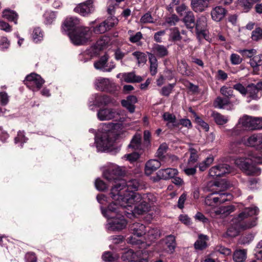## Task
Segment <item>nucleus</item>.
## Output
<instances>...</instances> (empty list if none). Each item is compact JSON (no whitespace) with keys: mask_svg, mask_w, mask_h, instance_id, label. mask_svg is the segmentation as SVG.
<instances>
[{"mask_svg":"<svg viewBox=\"0 0 262 262\" xmlns=\"http://www.w3.org/2000/svg\"><path fill=\"white\" fill-rule=\"evenodd\" d=\"M208 238L206 235H200L198 239L194 243V247L196 249L202 250L207 247V241Z\"/></svg>","mask_w":262,"mask_h":262,"instance_id":"nucleus-33","label":"nucleus"},{"mask_svg":"<svg viewBox=\"0 0 262 262\" xmlns=\"http://www.w3.org/2000/svg\"><path fill=\"white\" fill-rule=\"evenodd\" d=\"M247 258V250L239 249L234 251L233 259L235 262H243Z\"/></svg>","mask_w":262,"mask_h":262,"instance_id":"nucleus-31","label":"nucleus"},{"mask_svg":"<svg viewBox=\"0 0 262 262\" xmlns=\"http://www.w3.org/2000/svg\"><path fill=\"white\" fill-rule=\"evenodd\" d=\"M213 157H207L199 164V169L202 171L205 170L213 163Z\"/></svg>","mask_w":262,"mask_h":262,"instance_id":"nucleus-47","label":"nucleus"},{"mask_svg":"<svg viewBox=\"0 0 262 262\" xmlns=\"http://www.w3.org/2000/svg\"><path fill=\"white\" fill-rule=\"evenodd\" d=\"M214 0H191V9L196 13L205 11Z\"/></svg>","mask_w":262,"mask_h":262,"instance_id":"nucleus-19","label":"nucleus"},{"mask_svg":"<svg viewBox=\"0 0 262 262\" xmlns=\"http://www.w3.org/2000/svg\"><path fill=\"white\" fill-rule=\"evenodd\" d=\"M182 21L184 23L185 27L190 30H192L195 26V16L191 11H188L185 12Z\"/></svg>","mask_w":262,"mask_h":262,"instance_id":"nucleus-24","label":"nucleus"},{"mask_svg":"<svg viewBox=\"0 0 262 262\" xmlns=\"http://www.w3.org/2000/svg\"><path fill=\"white\" fill-rule=\"evenodd\" d=\"M220 93L225 97L230 99L234 97L235 95L233 93V91L231 87L226 86H223L220 89Z\"/></svg>","mask_w":262,"mask_h":262,"instance_id":"nucleus-42","label":"nucleus"},{"mask_svg":"<svg viewBox=\"0 0 262 262\" xmlns=\"http://www.w3.org/2000/svg\"><path fill=\"white\" fill-rule=\"evenodd\" d=\"M261 133L254 134L245 141V144L249 146L259 150Z\"/></svg>","mask_w":262,"mask_h":262,"instance_id":"nucleus-23","label":"nucleus"},{"mask_svg":"<svg viewBox=\"0 0 262 262\" xmlns=\"http://www.w3.org/2000/svg\"><path fill=\"white\" fill-rule=\"evenodd\" d=\"M212 116L215 122L219 125H223L228 121L227 117L222 115L219 113H213Z\"/></svg>","mask_w":262,"mask_h":262,"instance_id":"nucleus-45","label":"nucleus"},{"mask_svg":"<svg viewBox=\"0 0 262 262\" xmlns=\"http://www.w3.org/2000/svg\"><path fill=\"white\" fill-rule=\"evenodd\" d=\"M179 18L176 14H172L165 19V23L169 26H174L179 21Z\"/></svg>","mask_w":262,"mask_h":262,"instance_id":"nucleus-60","label":"nucleus"},{"mask_svg":"<svg viewBox=\"0 0 262 262\" xmlns=\"http://www.w3.org/2000/svg\"><path fill=\"white\" fill-rule=\"evenodd\" d=\"M238 52L242 54L245 57L252 58L253 56L256 54V51L255 49H244L239 50Z\"/></svg>","mask_w":262,"mask_h":262,"instance_id":"nucleus-56","label":"nucleus"},{"mask_svg":"<svg viewBox=\"0 0 262 262\" xmlns=\"http://www.w3.org/2000/svg\"><path fill=\"white\" fill-rule=\"evenodd\" d=\"M195 116V120L196 123L201 126L205 131L207 132L209 130V127L208 124L203 120L200 117L196 116L195 113H194Z\"/></svg>","mask_w":262,"mask_h":262,"instance_id":"nucleus-59","label":"nucleus"},{"mask_svg":"<svg viewBox=\"0 0 262 262\" xmlns=\"http://www.w3.org/2000/svg\"><path fill=\"white\" fill-rule=\"evenodd\" d=\"M161 166L160 162L157 160L151 159L149 160L145 165V171L146 174L149 175L156 171Z\"/></svg>","mask_w":262,"mask_h":262,"instance_id":"nucleus-27","label":"nucleus"},{"mask_svg":"<svg viewBox=\"0 0 262 262\" xmlns=\"http://www.w3.org/2000/svg\"><path fill=\"white\" fill-rule=\"evenodd\" d=\"M123 79L126 82H139L142 80L141 76L136 75L134 72L124 74Z\"/></svg>","mask_w":262,"mask_h":262,"instance_id":"nucleus-35","label":"nucleus"},{"mask_svg":"<svg viewBox=\"0 0 262 262\" xmlns=\"http://www.w3.org/2000/svg\"><path fill=\"white\" fill-rule=\"evenodd\" d=\"M257 207H250L244 209L235 218V223H237L238 227L241 230H245L255 227L257 225V218L253 217L248 219V217L257 215L258 213Z\"/></svg>","mask_w":262,"mask_h":262,"instance_id":"nucleus-1","label":"nucleus"},{"mask_svg":"<svg viewBox=\"0 0 262 262\" xmlns=\"http://www.w3.org/2000/svg\"><path fill=\"white\" fill-rule=\"evenodd\" d=\"M232 195L223 191H213L207 195L205 200L206 205L214 206L231 200Z\"/></svg>","mask_w":262,"mask_h":262,"instance_id":"nucleus-5","label":"nucleus"},{"mask_svg":"<svg viewBox=\"0 0 262 262\" xmlns=\"http://www.w3.org/2000/svg\"><path fill=\"white\" fill-rule=\"evenodd\" d=\"M178 172L177 169L175 168H166L159 170L157 172V176L160 179L167 180L174 178Z\"/></svg>","mask_w":262,"mask_h":262,"instance_id":"nucleus-25","label":"nucleus"},{"mask_svg":"<svg viewBox=\"0 0 262 262\" xmlns=\"http://www.w3.org/2000/svg\"><path fill=\"white\" fill-rule=\"evenodd\" d=\"M163 119L165 121H166L168 122L167 125H168V123H174L176 121V116L169 113L166 112L164 113L163 115Z\"/></svg>","mask_w":262,"mask_h":262,"instance_id":"nucleus-61","label":"nucleus"},{"mask_svg":"<svg viewBox=\"0 0 262 262\" xmlns=\"http://www.w3.org/2000/svg\"><path fill=\"white\" fill-rule=\"evenodd\" d=\"M168 146L166 143L162 144L158 149L157 155L159 158H163L164 154L166 152Z\"/></svg>","mask_w":262,"mask_h":262,"instance_id":"nucleus-58","label":"nucleus"},{"mask_svg":"<svg viewBox=\"0 0 262 262\" xmlns=\"http://www.w3.org/2000/svg\"><path fill=\"white\" fill-rule=\"evenodd\" d=\"M249 159L250 161L254 162L259 164H262V155L258 156L254 155L252 152H249Z\"/></svg>","mask_w":262,"mask_h":262,"instance_id":"nucleus-64","label":"nucleus"},{"mask_svg":"<svg viewBox=\"0 0 262 262\" xmlns=\"http://www.w3.org/2000/svg\"><path fill=\"white\" fill-rule=\"evenodd\" d=\"M238 125H241L250 130L261 129L262 118L252 117L246 115L240 118Z\"/></svg>","mask_w":262,"mask_h":262,"instance_id":"nucleus-7","label":"nucleus"},{"mask_svg":"<svg viewBox=\"0 0 262 262\" xmlns=\"http://www.w3.org/2000/svg\"><path fill=\"white\" fill-rule=\"evenodd\" d=\"M129 230L134 236L141 237L146 233V227L140 223H134L129 226Z\"/></svg>","mask_w":262,"mask_h":262,"instance_id":"nucleus-22","label":"nucleus"},{"mask_svg":"<svg viewBox=\"0 0 262 262\" xmlns=\"http://www.w3.org/2000/svg\"><path fill=\"white\" fill-rule=\"evenodd\" d=\"M150 62V72L152 75H155L157 72V60L156 58L152 54L149 57Z\"/></svg>","mask_w":262,"mask_h":262,"instance_id":"nucleus-46","label":"nucleus"},{"mask_svg":"<svg viewBox=\"0 0 262 262\" xmlns=\"http://www.w3.org/2000/svg\"><path fill=\"white\" fill-rule=\"evenodd\" d=\"M251 38L255 41L262 40V29L260 27L255 28L252 32Z\"/></svg>","mask_w":262,"mask_h":262,"instance_id":"nucleus-49","label":"nucleus"},{"mask_svg":"<svg viewBox=\"0 0 262 262\" xmlns=\"http://www.w3.org/2000/svg\"><path fill=\"white\" fill-rule=\"evenodd\" d=\"M118 115V113L116 110L108 108L100 109L97 113V117L101 121L111 120Z\"/></svg>","mask_w":262,"mask_h":262,"instance_id":"nucleus-18","label":"nucleus"},{"mask_svg":"<svg viewBox=\"0 0 262 262\" xmlns=\"http://www.w3.org/2000/svg\"><path fill=\"white\" fill-rule=\"evenodd\" d=\"M233 89L238 91L242 95L246 96L247 93L248 85L245 87L242 83H237L233 85Z\"/></svg>","mask_w":262,"mask_h":262,"instance_id":"nucleus-54","label":"nucleus"},{"mask_svg":"<svg viewBox=\"0 0 262 262\" xmlns=\"http://www.w3.org/2000/svg\"><path fill=\"white\" fill-rule=\"evenodd\" d=\"M102 258L105 262H114L117 258V257L113 256L111 252H107L103 254Z\"/></svg>","mask_w":262,"mask_h":262,"instance_id":"nucleus-63","label":"nucleus"},{"mask_svg":"<svg viewBox=\"0 0 262 262\" xmlns=\"http://www.w3.org/2000/svg\"><path fill=\"white\" fill-rule=\"evenodd\" d=\"M2 16L10 21H14L15 24L17 23L18 15L14 11L6 9L3 11Z\"/></svg>","mask_w":262,"mask_h":262,"instance_id":"nucleus-36","label":"nucleus"},{"mask_svg":"<svg viewBox=\"0 0 262 262\" xmlns=\"http://www.w3.org/2000/svg\"><path fill=\"white\" fill-rule=\"evenodd\" d=\"M178 70L183 75L190 76L191 71L188 69V66L185 60H181L178 62Z\"/></svg>","mask_w":262,"mask_h":262,"instance_id":"nucleus-34","label":"nucleus"},{"mask_svg":"<svg viewBox=\"0 0 262 262\" xmlns=\"http://www.w3.org/2000/svg\"><path fill=\"white\" fill-rule=\"evenodd\" d=\"M137 258V254L134 252L132 250H129L126 252H124L121 258L123 261L126 262H131L134 261Z\"/></svg>","mask_w":262,"mask_h":262,"instance_id":"nucleus-38","label":"nucleus"},{"mask_svg":"<svg viewBox=\"0 0 262 262\" xmlns=\"http://www.w3.org/2000/svg\"><path fill=\"white\" fill-rule=\"evenodd\" d=\"M94 0H87L78 4L74 9V11L81 16H87L95 11Z\"/></svg>","mask_w":262,"mask_h":262,"instance_id":"nucleus-10","label":"nucleus"},{"mask_svg":"<svg viewBox=\"0 0 262 262\" xmlns=\"http://www.w3.org/2000/svg\"><path fill=\"white\" fill-rule=\"evenodd\" d=\"M103 176L108 181L120 179L125 174V168L115 164H110L103 171Z\"/></svg>","mask_w":262,"mask_h":262,"instance_id":"nucleus-6","label":"nucleus"},{"mask_svg":"<svg viewBox=\"0 0 262 262\" xmlns=\"http://www.w3.org/2000/svg\"><path fill=\"white\" fill-rule=\"evenodd\" d=\"M79 19L77 17H68L64 20L63 24V28L67 30H74L79 24Z\"/></svg>","mask_w":262,"mask_h":262,"instance_id":"nucleus-28","label":"nucleus"},{"mask_svg":"<svg viewBox=\"0 0 262 262\" xmlns=\"http://www.w3.org/2000/svg\"><path fill=\"white\" fill-rule=\"evenodd\" d=\"M231 171V167L227 164H222L210 169L209 175L211 177H221Z\"/></svg>","mask_w":262,"mask_h":262,"instance_id":"nucleus-13","label":"nucleus"},{"mask_svg":"<svg viewBox=\"0 0 262 262\" xmlns=\"http://www.w3.org/2000/svg\"><path fill=\"white\" fill-rule=\"evenodd\" d=\"M127 225L126 220L122 216L115 218L110 221L106 225V228L109 231H120L125 228Z\"/></svg>","mask_w":262,"mask_h":262,"instance_id":"nucleus-16","label":"nucleus"},{"mask_svg":"<svg viewBox=\"0 0 262 262\" xmlns=\"http://www.w3.org/2000/svg\"><path fill=\"white\" fill-rule=\"evenodd\" d=\"M235 210V207L234 206H226L220 207L218 210L215 211L216 214H221L223 216L228 215L230 213Z\"/></svg>","mask_w":262,"mask_h":262,"instance_id":"nucleus-37","label":"nucleus"},{"mask_svg":"<svg viewBox=\"0 0 262 262\" xmlns=\"http://www.w3.org/2000/svg\"><path fill=\"white\" fill-rule=\"evenodd\" d=\"M227 12V11L223 7L216 6L211 11L212 19L215 21H220L225 17Z\"/></svg>","mask_w":262,"mask_h":262,"instance_id":"nucleus-21","label":"nucleus"},{"mask_svg":"<svg viewBox=\"0 0 262 262\" xmlns=\"http://www.w3.org/2000/svg\"><path fill=\"white\" fill-rule=\"evenodd\" d=\"M249 63L250 66L255 68L262 65V55L259 54L254 55L253 57L250 59Z\"/></svg>","mask_w":262,"mask_h":262,"instance_id":"nucleus-44","label":"nucleus"},{"mask_svg":"<svg viewBox=\"0 0 262 262\" xmlns=\"http://www.w3.org/2000/svg\"><path fill=\"white\" fill-rule=\"evenodd\" d=\"M110 30L113 27L117 25L118 23V19L115 16L108 17L106 20L104 21Z\"/></svg>","mask_w":262,"mask_h":262,"instance_id":"nucleus-51","label":"nucleus"},{"mask_svg":"<svg viewBox=\"0 0 262 262\" xmlns=\"http://www.w3.org/2000/svg\"><path fill=\"white\" fill-rule=\"evenodd\" d=\"M42 33L40 28H37L34 29L32 33V37L35 42L41 40L42 38Z\"/></svg>","mask_w":262,"mask_h":262,"instance_id":"nucleus-62","label":"nucleus"},{"mask_svg":"<svg viewBox=\"0 0 262 262\" xmlns=\"http://www.w3.org/2000/svg\"><path fill=\"white\" fill-rule=\"evenodd\" d=\"M95 85L98 90L110 93H115L119 88L109 79L103 77L97 78L95 81Z\"/></svg>","mask_w":262,"mask_h":262,"instance_id":"nucleus-8","label":"nucleus"},{"mask_svg":"<svg viewBox=\"0 0 262 262\" xmlns=\"http://www.w3.org/2000/svg\"><path fill=\"white\" fill-rule=\"evenodd\" d=\"M140 186L139 181L137 179H132L127 182L121 180L112 188V193L114 195L118 193L121 196L138 190Z\"/></svg>","mask_w":262,"mask_h":262,"instance_id":"nucleus-3","label":"nucleus"},{"mask_svg":"<svg viewBox=\"0 0 262 262\" xmlns=\"http://www.w3.org/2000/svg\"><path fill=\"white\" fill-rule=\"evenodd\" d=\"M170 37L173 41H178L181 39L182 37L178 28L175 27L171 29Z\"/></svg>","mask_w":262,"mask_h":262,"instance_id":"nucleus-55","label":"nucleus"},{"mask_svg":"<svg viewBox=\"0 0 262 262\" xmlns=\"http://www.w3.org/2000/svg\"><path fill=\"white\" fill-rule=\"evenodd\" d=\"M116 102L114 99L106 95L96 94L95 96L94 104L98 106L110 104H115Z\"/></svg>","mask_w":262,"mask_h":262,"instance_id":"nucleus-20","label":"nucleus"},{"mask_svg":"<svg viewBox=\"0 0 262 262\" xmlns=\"http://www.w3.org/2000/svg\"><path fill=\"white\" fill-rule=\"evenodd\" d=\"M249 160H250L249 159V152L247 157H239L236 158L234 161V164L247 175H259L261 173V169L251 164L249 162Z\"/></svg>","mask_w":262,"mask_h":262,"instance_id":"nucleus-4","label":"nucleus"},{"mask_svg":"<svg viewBox=\"0 0 262 262\" xmlns=\"http://www.w3.org/2000/svg\"><path fill=\"white\" fill-rule=\"evenodd\" d=\"M238 5L245 12L249 11L253 5L250 0H238Z\"/></svg>","mask_w":262,"mask_h":262,"instance_id":"nucleus-48","label":"nucleus"},{"mask_svg":"<svg viewBox=\"0 0 262 262\" xmlns=\"http://www.w3.org/2000/svg\"><path fill=\"white\" fill-rule=\"evenodd\" d=\"M150 207V205L147 202L143 200V201L135 207L133 213L139 215L142 214L145 212H148Z\"/></svg>","mask_w":262,"mask_h":262,"instance_id":"nucleus-30","label":"nucleus"},{"mask_svg":"<svg viewBox=\"0 0 262 262\" xmlns=\"http://www.w3.org/2000/svg\"><path fill=\"white\" fill-rule=\"evenodd\" d=\"M247 97L250 100H258L262 97V80H259L257 83L248 84L247 93Z\"/></svg>","mask_w":262,"mask_h":262,"instance_id":"nucleus-12","label":"nucleus"},{"mask_svg":"<svg viewBox=\"0 0 262 262\" xmlns=\"http://www.w3.org/2000/svg\"><path fill=\"white\" fill-rule=\"evenodd\" d=\"M233 223L234 224V226L230 227L227 230L226 234L228 236L235 237L238 234L239 232L241 230V229L238 227L237 223H235V219L233 220Z\"/></svg>","mask_w":262,"mask_h":262,"instance_id":"nucleus-40","label":"nucleus"},{"mask_svg":"<svg viewBox=\"0 0 262 262\" xmlns=\"http://www.w3.org/2000/svg\"><path fill=\"white\" fill-rule=\"evenodd\" d=\"M141 145V135L140 134L136 133L133 137L130 144L128 145L129 148L134 149H139Z\"/></svg>","mask_w":262,"mask_h":262,"instance_id":"nucleus-32","label":"nucleus"},{"mask_svg":"<svg viewBox=\"0 0 262 262\" xmlns=\"http://www.w3.org/2000/svg\"><path fill=\"white\" fill-rule=\"evenodd\" d=\"M110 195L111 197L114 200V202L108 205L107 209L105 211L102 210V213L105 216L108 212H118L119 207L125 208L120 204L122 202V199H120V198L122 196H121L118 193L114 194L115 196H114L113 194L112 193V191H111Z\"/></svg>","mask_w":262,"mask_h":262,"instance_id":"nucleus-15","label":"nucleus"},{"mask_svg":"<svg viewBox=\"0 0 262 262\" xmlns=\"http://www.w3.org/2000/svg\"><path fill=\"white\" fill-rule=\"evenodd\" d=\"M113 143V140L106 135L96 141V146L99 149L105 150L111 147Z\"/></svg>","mask_w":262,"mask_h":262,"instance_id":"nucleus-26","label":"nucleus"},{"mask_svg":"<svg viewBox=\"0 0 262 262\" xmlns=\"http://www.w3.org/2000/svg\"><path fill=\"white\" fill-rule=\"evenodd\" d=\"M195 28L196 33L199 37L203 36L205 38L206 31L207 27V18L204 15L199 16L195 21Z\"/></svg>","mask_w":262,"mask_h":262,"instance_id":"nucleus-14","label":"nucleus"},{"mask_svg":"<svg viewBox=\"0 0 262 262\" xmlns=\"http://www.w3.org/2000/svg\"><path fill=\"white\" fill-rule=\"evenodd\" d=\"M230 101L228 98L217 97L214 101V105L216 107L223 108L225 106L228 105Z\"/></svg>","mask_w":262,"mask_h":262,"instance_id":"nucleus-43","label":"nucleus"},{"mask_svg":"<svg viewBox=\"0 0 262 262\" xmlns=\"http://www.w3.org/2000/svg\"><path fill=\"white\" fill-rule=\"evenodd\" d=\"M25 84L33 91H38L45 83L41 76L35 73H31L26 76Z\"/></svg>","mask_w":262,"mask_h":262,"instance_id":"nucleus-9","label":"nucleus"},{"mask_svg":"<svg viewBox=\"0 0 262 262\" xmlns=\"http://www.w3.org/2000/svg\"><path fill=\"white\" fill-rule=\"evenodd\" d=\"M128 51H123L122 49L120 48H117L115 50L114 56L115 58L117 60H120L122 59L124 56L129 53Z\"/></svg>","mask_w":262,"mask_h":262,"instance_id":"nucleus-53","label":"nucleus"},{"mask_svg":"<svg viewBox=\"0 0 262 262\" xmlns=\"http://www.w3.org/2000/svg\"><path fill=\"white\" fill-rule=\"evenodd\" d=\"M132 55L137 60L138 65L146 63L147 61V57L144 53L140 51H136L133 52Z\"/></svg>","mask_w":262,"mask_h":262,"instance_id":"nucleus-41","label":"nucleus"},{"mask_svg":"<svg viewBox=\"0 0 262 262\" xmlns=\"http://www.w3.org/2000/svg\"><path fill=\"white\" fill-rule=\"evenodd\" d=\"M108 58L109 56L106 54L102 56L98 60L95 62L94 67L97 70H102L104 72L111 71L115 68V65L112 63V64L108 66L107 63Z\"/></svg>","mask_w":262,"mask_h":262,"instance_id":"nucleus-17","label":"nucleus"},{"mask_svg":"<svg viewBox=\"0 0 262 262\" xmlns=\"http://www.w3.org/2000/svg\"><path fill=\"white\" fill-rule=\"evenodd\" d=\"M152 51L158 57H164L168 55V51L167 48L163 45L154 44Z\"/></svg>","mask_w":262,"mask_h":262,"instance_id":"nucleus-29","label":"nucleus"},{"mask_svg":"<svg viewBox=\"0 0 262 262\" xmlns=\"http://www.w3.org/2000/svg\"><path fill=\"white\" fill-rule=\"evenodd\" d=\"M105 22L103 21L94 28V32L96 34H102L108 31Z\"/></svg>","mask_w":262,"mask_h":262,"instance_id":"nucleus-52","label":"nucleus"},{"mask_svg":"<svg viewBox=\"0 0 262 262\" xmlns=\"http://www.w3.org/2000/svg\"><path fill=\"white\" fill-rule=\"evenodd\" d=\"M215 251L224 255H229L231 253V250L225 247L222 245H217L215 247Z\"/></svg>","mask_w":262,"mask_h":262,"instance_id":"nucleus-57","label":"nucleus"},{"mask_svg":"<svg viewBox=\"0 0 262 262\" xmlns=\"http://www.w3.org/2000/svg\"><path fill=\"white\" fill-rule=\"evenodd\" d=\"M120 199H122V202L120 204L126 208L127 206L130 207L131 204L140 203L143 200V194L132 192L123 195Z\"/></svg>","mask_w":262,"mask_h":262,"instance_id":"nucleus-11","label":"nucleus"},{"mask_svg":"<svg viewBox=\"0 0 262 262\" xmlns=\"http://www.w3.org/2000/svg\"><path fill=\"white\" fill-rule=\"evenodd\" d=\"M166 244L169 250H173L176 245L175 237L172 235H168L166 237Z\"/></svg>","mask_w":262,"mask_h":262,"instance_id":"nucleus-50","label":"nucleus"},{"mask_svg":"<svg viewBox=\"0 0 262 262\" xmlns=\"http://www.w3.org/2000/svg\"><path fill=\"white\" fill-rule=\"evenodd\" d=\"M160 231L157 228H153L149 230L146 235V239L149 242H152L160 237Z\"/></svg>","mask_w":262,"mask_h":262,"instance_id":"nucleus-39","label":"nucleus"},{"mask_svg":"<svg viewBox=\"0 0 262 262\" xmlns=\"http://www.w3.org/2000/svg\"><path fill=\"white\" fill-rule=\"evenodd\" d=\"M92 32L89 27L80 26L69 33L72 42L75 45H84L91 41Z\"/></svg>","mask_w":262,"mask_h":262,"instance_id":"nucleus-2","label":"nucleus"}]
</instances>
